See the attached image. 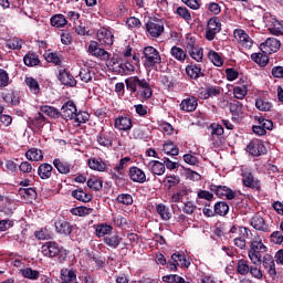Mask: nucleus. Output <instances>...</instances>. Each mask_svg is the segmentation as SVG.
Instances as JSON below:
<instances>
[{
    "mask_svg": "<svg viewBox=\"0 0 283 283\" xmlns=\"http://www.w3.org/2000/svg\"><path fill=\"white\" fill-rule=\"evenodd\" d=\"M20 273L22 277H25L27 280H39V276L41 273L36 270H33L32 268H27L20 270Z\"/></svg>",
    "mask_w": 283,
    "mask_h": 283,
    "instance_id": "obj_43",
    "label": "nucleus"
},
{
    "mask_svg": "<svg viewBox=\"0 0 283 283\" xmlns=\"http://www.w3.org/2000/svg\"><path fill=\"white\" fill-rule=\"evenodd\" d=\"M95 235L97 238H105L107 235V222L95 226Z\"/></svg>",
    "mask_w": 283,
    "mask_h": 283,
    "instance_id": "obj_62",
    "label": "nucleus"
},
{
    "mask_svg": "<svg viewBox=\"0 0 283 283\" xmlns=\"http://www.w3.org/2000/svg\"><path fill=\"white\" fill-rule=\"evenodd\" d=\"M282 43L275 38H268L264 42L260 44V50L263 54H275L280 50Z\"/></svg>",
    "mask_w": 283,
    "mask_h": 283,
    "instance_id": "obj_12",
    "label": "nucleus"
},
{
    "mask_svg": "<svg viewBox=\"0 0 283 283\" xmlns=\"http://www.w3.org/2000/svg\"><path fill=\"white\" fill-rule=\"evenodd\" d=\"M71 196L80 202H92V193H87L83 189L73 190Z\"/></svg>",
    "mask_w": 283,
    "mask_h": 283,
    "instance_id": "obj_34",
    "label": "nucleus"
},
{
    "mask_svg": "<svg viewBox=\"0 0 283 283\" xmlns=\"http://www.w3.org/2000/svg\"><path fill=\"white\" fill-rule=\"evenodd\" d=\"M214 213L216 216H227V213H229V203L226 201L214 203Z\"/></svg>",
    "mask_w": 283,
    "mask_h": 283,
    "instance_id": "obj_44",
    "label": "nucleus"
},
{
    "mask_svg": "<svg viewBox=\"0 0 283 283\" xmlns=\"http://www.w3.org/2000/svg\"><path fill=\"white\" fill-rule=\"evenodd\" d=\"M55 231L56 233H60V235H71L73 227L70 224L69 221L63 219H57L54 222Z\"/></svg>",
    "mask_w": 283,
    "mask_h": 283,
    "instance_id": "obj_22",
    "label": "nucleus"
},
{
    "mask_svg": "<svg viewBox=\"0 0 283 283\" xmlns=\"http://www.w3.org/2000/svg\"><path fill=\"white\" fill-rule=\"evenodd\" d=\"M4 170L9 174H17L19 171V165L12 159H7L4 161Z\"/></svg>",
    "mask_w": 283,
    "mask_h": 283,
    "instance_id": "obj_58",
    "label": "nucleus"
},
{
    "mask_svg": "<svg viewBox=\"0 0 283 283\" xmlns=\"http://www.w3.org/2000/svg\"><path fill=\"white\" fill-rule=\"evenodd\" d=\"M208 56L210 61L213 63V65H216L217 67H222V65H224V60H222L220 53L216 51H210Z\"/></svg>",
    "mask_w": 283,
    "mask_h": 283,
    "instance_id": "obj_50",
    "label": "nucleus"
},
{
    "mask_svg": "<svg viewBox=\"0 0 283 283\" xmlns=\"http://www.w3.org/2000/svg\"><path fill=\"white\" fill-rule=\"evenodd\" d=\"M57 80L62 85H66L67 87H76V80L74 78V75L65 69H61L59 71Z\"/></svg>",
    "mask_w": 283,
    "mask_h": 283,
    "instance_id": "obj_18",
    "label": "nucleus"
},
{
    "mask_svg": "<svg viewBox=\"0 0 283 283\" xmlns=\"http://www.w3.org/2000/svg\"><path fill=\"white\" fill-rule=\"evenodd\" d=\"M164 182L168 185V189H171V187H177V185H180V177L176 175L166 176Z\"/></svg>",
    "mask_w": 283,
    "mask_h": 283,
    "instance_id": "obj_59",
    "label": "nucleus"
},
{
    "mask_svg": "<svg viewBox=\"0 0 283 283\" xmlns=\"http://www.w3.org/2000/svg\"><path fill=\"white\" fill-rule=\"evenodd\" d=\"M269 248L264 245L262 242V238L260 235H254L250 241V250L248 251V255L255 266L262 265V253H266Z\"/></svg>",
    "mask_w": 283,
    "mask_h": 283,
    "instance_id": "obj_3",
    "label": "nucleus"
},
{
    "mask_svg": "<svg viewBox=\"0 0 283 283\" xmlns=\"http://www.w3.org/2000/svg\"><path fill=\"white\" fill-rule=\"evenodd\" d=\"M170 53L174 59L180 61L181 63L187 59V53H185V51L179 46H172Z\"/></svg>",
    "mask_w": 283,
    "mask_h": 283,
    "instance_id": "obj_47",
    "label": "nucleus"
},
{
    "mask_svg": "<svg viewBox=\"0 0 283 283\" xmlns=\"http://www.w3.org/2000/svg\"><path fill=\"white\" fill-rule=\"evenodd\" d=\"M73 120L81 125V124L86 123L87 120H90V114L87 112L76 111L75 115L73 116Z\"/></svg>",
    "mask_w": 283,
    "mask_h": 283,
    "instance_id": "obj_55",
    "label": "nucleus"
},
{
    "mask_svg": "<svg viewBox=\"0 0 283 283\" xmlns=\"http://www.w3.org/2000/svg\"><path fill=\"white\" fill-rule=\"evenodd\" d=\"M244 105L238 101L234 99L230 103V114H232V116H235L237 118H240V116H242Z\"/></svg>",
    "mask_w": 283,
    "mask_h": 283,
    "instance_id": "obj_39",
    "label": "nucleus"
},
{
    "mask_svg": "<svg viewBox=\"0 0 283 283\" xmlns=\"http://www.w3.org/2000/svg\"><path fill=\"white\" fill-rule=\"evenodd\" d=\"M87 187L94 191H101V189H103V180L97 177H92L87 180Z\"/></svg>",
    "mask_w": 283,
    "mask_h": 283,
    "instance_id": "obj_53",
    "label": "nucleus"
},
{
    "mask_svg": "<svg viewBox=\"0 0 283 283\" xmlns=\"http://www.w3.org/2000/svg\"><path fill=\"white\" fill-rule=\"evenodd\" d=\"M198 209V206L193 201L188 200L184 202L182 211L186 216H193L195 211Z\"/></svg>",
    "mask_w": 283,
    "mask_h": 283,
    "instance_id": "obj_57",
    "label": "nucleus"
},
{
    "mask_svg": "<svg viewBox=\"0 0 283 283\" xmlns=\"http://www.w3.org/2000/svg\"><path fill=\"white\" fill-rule=\"evenodd\" d=\"M250 271H251V265L249 264L248 260L240 259L237 262V273L239 275H249Z\"/></svg>",
    "mask_w": 283,
    "mask_h": 283,
    "instance_id": "obj_38",
    "label": "nucleus"
},
{
    "mask_svg": "<svg viewBox=\"0 0 283 283\" xmlns=\"http://www.w3.org/2000/svg\"><path fill=\"white\" fill-rule=\"evenodd\" d=\"M176 14H178V17H180L185 21H191V13L189 12V9H187L186 7L177 8Z\"/></svg>",
    "mask_w": 283,
    "mask_h": 283,
    "instance_id": "obj_61",
    "label": "nucleus"
},
{
    "mask_svg": "<svg viewBox=\"0 0 283 283\" xmlns=\"http://www.w3.org/2000/svg\"><path fill=\"white\" fill-rule=\"evenodd\" d=\"M142 61L146 70H156L163 63V56L156 48L146 46L143 50Z\"/></svg>",
    "mask_w": 283,
    "mask_h": 283,
    "instance_id": "obj_4",
    "label": "nucleus"
},
{
    "mask_svg": "<svg viewBox=\"0 0 283 283\" xmlns=\"http://www.w3.org/2000/svg\"><path fill=\"white\" fill-rule=\"evenodd\" d=\"M78 76L83 83H90V81H92V72L90 69H81Z\"/></svg>",
    "mask_w": 283,
    "mask_h": 283,
    "instance_id": "obj_63",
    "label": "nucleus"
},
{
    "mask_svg": "<svg viewBox=\"0 0 283 283\" xmlns=\"http://www.w3.org/2000/svg\"><path fill=\"white\" fill-rule=\"evenodd\" d=\"M148 165L149 171H151L154 176H163L165 171H167L164 161L151 160Z\"/></svg>",
    "mask_w": 283,
    "mask_h": 283,
    "instance_id": "obj_28",
    "label": "nucleus"
},
{
    "mask_svg": "<svg viewBox=\"0 0 283 283\" xmlns=\"http://www.w3.org/2000/svg\"><path fill=\"white\" fill-rule=\"evenodd\" d=\"M156 211L165 222H167V220H171V212H169V208L166 207L165 203H158L156 206Z\"/></svg>",
    "mask_w": 283,
    "mask_h": 283,
    "instance_id": "obj_40",
    "label": "nucleus"
},
{
    "mask_svg": "<svg viewBox=\"0 0 283 283\" xmlns=\"http://www.w3.org/2000/svg\"><path fill=\"white\" fill-rule=\"evenodd\" d=\"M108 70L115 72V74H120L122 76H128L135 72L136 66L132 62L118 63L114 60L109 62Z\"/></svg>",
    "mask_w": 283,
    "mask_h": 283,
    "instance_id": "obj_8",
    "label": "nucleus"
},
{
    "mask_svg": "<svg viewBox=\"0 0 283 283\" xmlns=\"http://www.w3.org/2000/svg\"><path fill=\"white\" fill-rule=\"evenodd\" d=\"M117 202L120 205H125L126 207H129L134 205V197L129 193H120L117 196Z\"/></svg>",
    "mask_w": 283,
    "mask_h": 283,
    "instance_id": "obj_56",
    "label": "nucleus"
},
{
    "mask_svg": "<svg viewBox=\"0 0 283 283\" xmlns=\"http://www.w3.org/2000/svg\"><path fill=\"white\" fill-rule=\"evenodd\" d=\"M88 167L94 171H105L107 164H105L101 158H92L88 159Z\"/></svg>",
    "mask_w": 283,
    "mask_h": 283,
    "instance_id": "obj_35",
    "label": "nucleus"
},
{
    "mask_svg": "<svg viewBox=\"0 0 283 283\" xmlns=\"http://www.w3.org/2000/svg\"><path fill=\"white\" fill-rule=\"evenodd\" d=\"M251 59L260 67H266L269 65V55L266 53H252Z\"/></svg>",
    "mask_w": 283,
    "mask_h": 283,
    "instance_id": "obj_37",
    "label": "nucleus"
},
{
    "mask_svg": "<svg viewBox=\"0 0 283 283\" xmlns=\"http://www.w3.org/2000/svg\"><path fill=\"white\" fill-rule=\"evenodd\" d=\"M24 83L27 87H29L31 94H34L35 96H39V94H41V85H39V81H36V78L32 76L25 77Z\"/></svg>",
    "mask_w": 283,
    "mask_h": 283,
    "instance_id": "obj_30",
    "label": "nucleus"
},
{
    "mask_svg": "<svg viewBox=\"0 0 283 283\" xmlns=\"http://www.w3.org/2000/svg\"><path fill=\"white\" fill-rule=\"evenodd\" d=\"M145 30L147 36L151 39H158L165 33V22L156 17L149 18L145 23Z\"/></svg>",
    "mask_w": 283,
    "mask_h": 283,
    "instance_id": "obj_6",
    "label": "nucleus"
},
{
    "mask_svg": "<svg viewBox=\"0 0 283 283\" xmlns=\"http://www.w3.org/2000/svg\"><path fill=\"white\" fill-rule=\"evenodd\" d=\"M2 99L4 101V103H8L12 106H17L21 103V101H19V97H17L14 92L2 94Z\"/></svg>",
    "mask_w": 283,
    "mask_h": 283,
    "instance_id": "obj_51",
    "label": "nucleus"
},
{
    "mask_svg": "<svg viewBox=\"0 0 283 283\" xmlns=\"http://www.w3.org/2000/svg\"><path fill=\"white\" fill-rule=\"evenodd\" d=\"M61 280V283H78L76 280V271L74 270H62Z\"/></svg>",
    "mask_w": 283,
    "mask_h": 283,
    "instance_id": "obj_33",
    "label": "nucleus"
},
{
    "mask_svg": "<svg viewBox=\"0 0 283 283\" xmlns=\"http://www.w3.org/2000/svg\"><path fill=\"white\" fill-rule=\"evenodd\" d=\"M25 158L31 163H41V160H43V150L39 148H30L25 153Z\"/></svg>",
    "mask_w": 283,
    "mask_h": 283,
    "instance_id": "obj_27",
    "label": "nucleus"
},
{
    "mask_svg": "<svg viewBox=\"0 0 283 283\" xmlns=\"http://www.w3.org/2000/svg\"><path fill=\"white\" fill-rule=\"evenodd\" d=\"M209 189L212 191V193H216L218 198L226 197L227 200H235V196H238V192L233 191L227 186L210 185Z\"/></svg>",
    "mask_w": 283,
    "mask_h": 283,
    "instance_id": "obj_11",
    "label": "nucleus"
},
{
    "mask_svg": "<svg viewBox=\"0 0 283 283\" xmlns=\"http://www.w3.org/2000/svg\"><path fill=\"white\" fill-rule=\"evenodd\" d=\"M242 184L243 187H248V189H255L256 191L261 189L260 180L253 176V172L243 174Z\"/></svg>",
    "mask_w": 283,
    "mask_h": 283,
    "instance_id": "obj_19",
    "label": "nucleus"
},
{
    "mask_svg": "<svg viewBox=\"0 0 283 283\" xmlns=\"http://www.w3.org/2000/svg\"><path fill=\"white\" fill-rule=\"evenodd\" d=\"M188 54H189V56H191V59L197 61V63H202V59L205 56V51L202 50V48L197 46V48L188 51Z\"/></svg>",
    "mask_w": 283,
    "mask_h": 283,
    "instance_id": "obj_46",
    "label": "nucleus"
},
{
    "mask_svg": "<svg viewBox=\"0 0 283 283\" xmlns=\"http://www.w3.org/2000/svg\"><path fill=\"white\" fill-rule=\"evenodd\" d=\"M221 90L222 88L220 86H207L206 92L203 94V98L207 101V98H213V96H220Z\"/></svg>",
    "mask_w": 283,
    "mask_h": 283,
    "instance_id": "obj_48",
    "label": "nucleus"
},
{
    "mask_svg": "<svg viewBox=\"0 0 283 283\" xmlns=\"http://www.w3.org/2000/svg\"><path fill=\"white\" fill-rule=\"evenodd\" d=\"M125 84L126 90L130 92V94H136L137 92L144 101H149V98L154 96V90H151L149 80L130 76L125 80Z\"/></svg>",
    "mask_w": 283,
    "mask_h": 283,
    "instance_id": "obj_1",
    "label": "nucleus"
},
{
    "mask_svg": "<svg viewBox=\"0 0 283 283\" xmlns=\"http://www.w3.org/2000/svg\"><path fill=\"white\" fill-rule=\"evenodd\" d=\"M132 163L130 157H124L118 159V155H113V159L108 160L109 176L112 180H115L116 185L123 180V176H125L124 169Z\"/></svg>",
    "mask_w": 283,
    "mask_h": 283,
    "instance_id": "obj_2",
    "label": "nucleus"
},
{
    "mask_svg": "<svg viewBox=\"0 0 283 283\" xmlns=\"http://www.w3.org/2000/svg\"><path fill=\"white\" fill-rule=\"evenodd\" d=\"M52 171H54V167L48 163L41 164L38 167V176L41 180H50L52 178Z\"/></svg>",
    "mask_w": 283,
    "mask_h": 283,
    "instance_id": "obj_25",
    "label": "nucleus"
},
{
    "mask_svg": "<svg viewBox=\"0 0 283 283\" xmlns=\"http://www.w3.org/2000/svg\"><path fill=\"white\" fill-rule=\"evenodd\" d=\"M19 196L22 198H34L36 196V189L34 188H20Z\"/></svg>",
    "mask_w": 283,
    "mask_h": 283,
    "instance_id": "obj_60",
    "label": "nucleus"
},
{
    "mask_svg": "<svg viewBox=\"0 0 283 283\" xmlns=\"http://www.w3.org/2000/svg\"><path fill=\"white\" fill-rule=\"evenodd\" d=\"M222 32V23L220 22V18L212 17L208 20L206 28V39L207 41H213L216 39V34Z\"/></svg>",
    "mask_w": 283,
    "mask_h": 283,
    "instance_id": "obj_10",
    "label": "nucleus"
},
{
    "mask_svg": "<svg viewBox=\"0 0 283 283\" xmlns=\"http://www.w3.org/2000/svg\"><path fill=\"white\" fill-rule=\"evenodd\" d=\"M251 227L255 229V231H263V233H269V223L260 216V213H255L250 221Z\"/></svg>",
    "mask_w": 283,
    "mask_h": 283,
    "instance_id": "obj_21",
    "label": "nucleus"
},
{
    "mask_svg": "<svg viewBox=\"0 0 283 283\" xmlns=\"http://www.w3.org/2000/svg\"><path fill=\"white\" fill-rule=\"evenodd\" d=\"M254 119L258 122V125L262 127L265 132H272L273 129V122L271 119H266L262 116H255Z\"/></svg>",
    "mask_w": 283,
    "mask_h": 283,
    "instance_id": "obj_45",
    "label": "nucleus"
},
{
    "mask_svg": "<svg viewBox=\"0 0 283 283\" xmlns=\"http://www.w3.org/2000/svg\"><path fill=\"white\" fill-rule=\"evenodd\" d=\"M233 34L234 39L238 41V43H240L242 48L245 50H251V48H253V40L248 35L245 30L235 29Z\"/></svg>",
    "mask_w": 283,
    "mask_h": 283,
    "instance_id": "obj_13",
    "label": "nucleus"
},
{
    "mask_svg": "<svg viewBox=\"0 0 283 283\" xmlns=\"http://www.w3.org/2000/svg\"><path fill=\"white\" fill-rule=\"evenodd\" d=\"M189 193H191V189H189L187 186H179L174 190L170 197V202L178 205L182 202V200H185Z\"/></svg>",
    "mask_w": 283,
    "mask_h": 283,
    "instance_id": "obj_16",
    "label": "nucleus"
},
{
    "mask_svg": "<svg viewBox=\"0 0 283 283\" xmlns=\"http://www.w3.org/2000/svg\"><path fill=\"white\" fill-rule=\"evenodd\" d=\"M163 151L167 154V156H178L180 154V149L178 146L174 145V142L164 144Z\"/></svg>",
    "mask_w": 283,
    "mask_h": 283,
    "instance_id": "obj_42",
    "label": "nucleus"
},
{
    "mask_svg": "<svg viewBox=\"0 0 283 283\" xmlns=\"http://www.w3.org/2000/svg\"><path fill=\"white\" fill-rule=\"evenodd\" d=\"M50 23L52 25V28H65L67 25V19L65 18V15L57 13L54 14L53 17H51L50 19Z\"/></svg>",
    "mask_w": 283,
    "mask_h": 283,
    "instance_id": "obj_32",
    "label": "nucleus"
},
{
    "mask_svg": "<svg viewBox=\"0 0 283 283\" xmlns=\"http://www.w3.org/2000/svg\"><path fill=\"white\" fill-rule=\"evenodd\" d=\"M24 65L27 67H36V65L41 64V60L39 59V55L34 52H29L23 57Z\"/></svg>",
    "mask_w": 283,
    "mask_h": 283,
    "instance_id": "obj_31",
    "label": "nucleus"
},
{
    "mask_svg": "<svg viewBox=\"0 0 283 283\" xmlns=\"http://www.w3.org/2000/svg\"><path fill=\"white\" fill-rule=\"evenodd\" d=\"M247 151L250 154V156H253L254 158H259V156H266L268 149L264 145V142L261 139H252L247 145Z\"/></svg>",
    "mask_w": 283,
    "mask_h": 283,
    "instance_id": "obj_9",
    "label": "nucleus"
},
{
    "mask_svg": "<svg viewBox=\"0 0 283 283\" xmlns=\"http://www.w3.org/2000/svg\"><path fill=\"white\" fill-rule=\"evenodd\" d=\"M133 124H132V118L127 116H120L115 119V128L119 129V132H129L132 129Z\"/></svg>",
    "mask_w": 283,
    "mask_h": 283,
    "instance_id": "obj_26",
    "label": "nucleus"
},
{
    "mask_svg": "<svg viewBox=\"0 0 283 283\" xmlns=\"http://www.w3.org/2000/svg\"><path fill=\"white\" fill-rule=\"evenodd\" d=\"M53 166L63 176H67L72 171V165L61 158L53 159Z\"/></svg>",
    "mask_w": 283,
    "mask_h": 283,
    "instance_id": "obj_23",
    "label": "nucleus"
},
{
    "mask_svg": "<svg viewBox=\"0 0 283 283\" xmlns=\"http://www.w3.org/2000/svg\"><path fill=\"white\" fill-rule=\"evenodd\" d=\"M179 107L182 112H196V109H198V99L196 96L190 95L181 101Z\"/></svg>",
    "mask_w": 283,
    "mask_h": 283,
    "instance_id": "obj_20",
    "label": "nucleus"
},
{
    "mask_svg": "<svg viewBox=\"0 0 283 283\" xmlns=\"http://www.w3.org/2000/svg\"><path fill=\"white\" fill-rule=\"evenodd\" d=\"M42 254L45 258H57L59 262L67 260V250L54 241H49L42 245Z\"/></svg>",
    "mask_w": 283,
    "mask_h": 283,
    "instance_id": "obj_5",
    "label": "nucleus"
},
{
    "mask_svg": "<svg viewBox=\"0 0 283 283\" xmlns=\"http://www.w3.org/2000/svg\"><path fill=\"white\" fill-rule=\"evenodd\" d=\"M76 104H74V101H67L65 102L61 107V117L64 120H74V116L76 114Z\"/></svg>",
    "mask_w": 283,
    "mask_h": 283,
    "instance_id": "obj_15",
    "label": "nucleus"
},
{
    "mask_svg": "<svg viewBox=\"0 0 283 283\" xmlns=\"http://www.w3.org/2000/svg\"><path fill=\"white\" fill-rule=\"evenodd\" d=\"M186 74L189 76V78H192V81H198L200 76H205L202 67H200L198 64H188L186 66Z\"/></svg>",
    "mask_w": 283,
    "mask_h": 283,
    "instance_id": "obj_24",
    "label": "nucleus"
},
{
    "mask_svg": "<svg viewBox=\"0 0 283 283\" xmlns=\"http://www.w3.org/2000/svg\"><path fill=\"white\" fill-rule=\"evenodd\" d=\"M189 262H187V258H185V254H181L180 252H175L170 259L168 260L166 269L171 272L178 271V266L189 269Z\"/></svg>",
    "mask_w": 283,
    "mask_h": 283,
    "instance_id": "obj_7",
    "label": "nucleus"
},
{
    "mask_svg": "<svg viewBox=\"0 0 283 283\" xmlns=\"http://www.w3.org/2000/svg\"><path fill=\"white\" fill-rule=\"evenodd\" d=\"M72 216H78L80 218H85V216H90L94 209L87 208L85 206H80L76 208H72L71 210Z\"/></svg>",
    "mask_w": 283,
    "mask_h": 283,
    "instance_id": "obj_41",
    "label": "nucleus"
},
{
    "mask_svg": "<svg viewBox=\"0 0 283 283\" xmlns=\"http://www.w3.org/2000/svg\"><path fill=\"white\" fill-rule=\"evenodd\" d=\"M261 264H263V268L265 269L270 277L277 276V270H275V260H273V256L271 254H265L263 259L261 258Z\"/></svg>",
    "mask_w": 283,
    "mask_h": 283,
    "instance_id": "obj_17",
    "label": "nucleus"
},
{
    "mask_svg": "<svg viewBox=\"0 0 283 283\" xmlns=\"http://www.w3.org/2000/svg\"><path fill=\"white\" fill-rule=\"evenodd\" d=\"M233 94H234V98L242 101V99H244L247 94H249V88L247 87V85L234 86Z\"/></svg>",
    "mask_w": 283,
    "mask_h": 283,
    "instance_id": "obj_52",
    "label": "nucleus"
},
{
    "mask_svg": "<svg viewBox=\"0 0 283 283\" xmlns=\"http://www.w3.org/2000/svg\"><path fill=\"white\" fill-rule=\"evenodd\" d=\"M34 238L36 240H50V238H52V237L50 235V233H48V229L42 228L34 232Z\"/></svg>",
    "mask_w": 283,
    "mask_h": 283,
    "instance_id": "obj_64",
    "label": "nucleus"
},
{
    "mask_svg": "<svg viewBox=\"0 0 283 283\" xmlns=\"http://www.w3.org/2000/svg\"><path fill=\"white\" fill-rule=\"evenodd\" d=\"M88 52L92 56H96V59H103V56L107 54V51H105V49H101V45L96 41H91Z\"/></svg>",
    "mask_w": 283,
    "mask_h": 283,
    "instance_id": "obj_29",
    "label": "nucleus"
},
{
    "mask_svg": "<svg viewBox=\"0 0 283 283\" xmlns=\"http://www.w3.org/2000/svg\"><path fill=\"white\" fill-rule=\"evenodd\" d=\"M12 81H10V74L8 71L0 69V90H3L10 85Z\"/></svg>",
    "mask_w": 283,
    "mask_h": 283,
    "instance_id": "obj_54",
    "label": "nucleus"
},
{
    "mask_svg": "<svg viewBox=\"0 0 283 283\" xmlns=\"http://www.w3.org/2000/svg\"><path fill=\"white\" fill-rule=\"evenodd\" d=\"M255 107L260 112H271V109L273 108V104L271 102H266L262 98H258L255 101Z\"/></svg>",
    "mask_w": 283,
    "mask_h": 283,
    "instance_id": "obj_49",
    "label": "nucleus"
},
{
    "mask_svg": "<svg viewBox=\"0 0 283 283\" xmlns=\"http://www.w3.org/2000/svg\"><path fill=\"white\" fill-rule=\"evenodd\" d=\"M128 176L133 182H137L138 185H145V182H149V179H147V175L145 174V171L137 166H132L129 168Z\"/></svg>",
    "mask_w": 283,
    "mask_h": 283,
    "instance_id": "obj_14",
    "label": "nucleus"
},
{
    "mask_svg": "<svg viewBox=\"0 0 283 283\" xmlns=\"http://www.w3.org/2000/svg\"><path fill=\"white\" fill-rule=\"evenodd\" d=\"M40 112H42V114H45L50 118H61V111H59L54 106L43 105L40 107Z\"/></svg>",
    "mask_w": 283,
    "mask_h": 283,
    "instance_id": "obj_36",
    "label": "nucleus"
}]
</instances>
